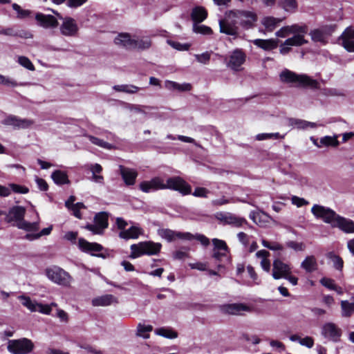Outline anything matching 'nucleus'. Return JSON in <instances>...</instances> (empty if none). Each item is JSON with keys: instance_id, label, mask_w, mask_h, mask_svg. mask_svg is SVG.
<instances>
[{"instance_id": "obj_1", "label": "nucleus", "mask_w": 354, "mask_h": 354, "mask_svg": "<svg viewBox=\"0 0 354 354\" xmlns=\"http://www.w3.org/2000/svg\"><path fill=\"white\" fill-rule=\"evenodd\" d=\"M311 212L316 218L322 219L333 227H338L347 234L354 233V221L339 216L333 209L319 205H314Z\"/></svg>"}, {"instance_id": "obj_2", "label": "nucleus", "mask_w": 354, "mask_h": 354, "mask_svg": "<svg viewBox=\"0 0 354 354\" xmlns=\"http://www.w3.org/2000/svg\"><path fill=\"white\" fill-rule=\"evenodd\" d=\"M281 82L287 84H295L299 86L310 87L319 89V83L306 74H297L290 70L285 69L279 75Z\"/></svg>"}, {"instance_id": "obj_3", "label": "nucleus", "mask_w": 354, "mask_h": 354, "mask_svg": "<svg viewBox=\"0 0 354 354\" xmlns=\"http://www.w3.org/2000/svg\"><path fill=\"white\" fill-rule=\"evenodd\" d=\"M26 209L22 206L12 207L8 214L9 221H17V226L26 231H37L39 229V223H30L24 220Z\"/></svg>"}, {"instance_id": "obj_4", "label": "nucleus", "mask_w": 354, "mask_h": 354, "mask_svg": "<svg viewBox=\"0 0 354 354\" xmlns=\"http://www.w3.org/2000/svg\"><path fill=\"white\" fill-rule=\"evenodd\" d=\"M161 244L152 241H144L138 244L131 245V254L130 257L135 259L142 255H155L159 253L161 249Z\"/></svg>"}, {"instance_id": "obj_5", "label": "nucleus", "mask_w": 354, "mask_h": 354, "mask_svg": "<svg viewBox=\"0 0 354 354\" xmlns=\"http://www.w3.org/2000/svg\"><path fill=\"white\" fill-rule=\"evenodd\" d=\"M46 274L50 281L63 286H69L73 280L67 272L57 266L47 268Z\"/></svg>"}, {"instance_id": "obj_6", "label": "nucleus", "mask_w": 354, "mask_h": 354, "mask_svg": "<svg viewBox=\"0 0 354 354\" xmlns=\"http://www.w3.org/2000/svg\"><path fill=\"white\" fill-rule=\"evenodd\" d=\"M34 348L33 342L28 338L9 340L7 349L12 354H28Z\"/></svg>"}, {"instance_id": "obj_7", "label": "nucleus", "mask_w": 354, "mask_h": 354, "mask_svg": "<svg viewBox=\"0 0 354 354\" xmlns=\"http://www.w3.org/2000/svg\"><path fill=\"white\" fill-rule=\"evenodd\" d=\"M307 32L308 26L306 24H295L281 28L275 32V35L277 37L285 38L290 35H293V36L299 35L304 38V36Z\"/></svg>"}, {"instance_id": "obj_8", "label": "nucleus", "mask_w": 354, "mask_h": 354, "mask_svg": "<svg viewBox=\"0 0 354 354\" xmlns=\"http://www.w3.org/2000/svg\"><path fill=\"white\" fill-rule=\"evenodd\" d=\"M53 14H55L60 19L63 20L62 24L60 26L61 33L66 37L75 36L78 32V26L75 20L71 17L63 18L62 16L57 11L50 9Z\"/></svg>"}, {"instance_id": "obj_9", "label": "nucleus", "mask_w": 354, "mask_h": 354, "mask_svg": "<svg viewBox=\"0 0 354 354\" xmlns=\"http://www.w3.org/2000/svg\"><path fill=\"white\" fill-rule=\"evenodd\" d=\"M165 189L178 191L183 195L189 194L192 192L191 186L179 176L168 178L166 184H165Z\"/></svg>"}, {"instance_id": "obj_10", "label": "nucleus", "mask_w": 354, "mask_h": 354, "mask_svg": "<svg viewBox=\"0 0 354 354\" xmlns=\"http://www.w3.org/2000/svg\"><path fill=\"white\" fill-rule=\"evenodd\" d=\"M18 299L21 301V304L31 312H39L44 315H50L51 313L50 306L38 303L35 300H32L29 297L20 295Z\"/></svg>"}, {"instance_id": "obj_11", "label": "nucleus", "mask_w": 354, "mask_h": 354, "mask_svg": "<svg viewBox=\"0 0 354 354\" xmlns=\"http://www.w3.org/2000/svg\"><path fill=\"white\" fill-rule=\"evenodd\" d=\"M246 55L241 49H236L232 52L228 59L225 58V62L227 67L233 71H239L241 66L245 62Z\"/></svg>"}, {"instance_id": "obj_12", "label": "nucleus", "mask_w": 354, "mask_h": 354, "mask_svg": "<svg viewBox=\"0 0 354 354\" xmlns=\"http://www.w3.org/2000/svg\"><path fill=\"white\" fill-rule=\"evenodd\" d=\"M108 227V214L100 212L94 218V224H88L85 228L95 234H102Z\"/></svg>"}, {"instance_id": "obj_13", "label": "nucleus", "mask_w": 354, "mask_h": 354, "mask_svg": "<svg viewBox=\"0 0 354 354\" xmlns=\"http://www.w3.org/2000/svg\"><path fill=\"white\" fill-rule=\"evenodd\" d=\"M215 218L223 225H230L236 227H241L243 224L247 223L244 218L239 217L230 212H217L215 214Z\"/></svg>"}, {"instance_id": "obj_14", "label": "nucleus", "mask_w": 354, "mask_h": 354, "mask_svg": "<svg viewBox=\"0 0 354 354\" xmlns=\"http://www.w3.org/2000/svg\"><path fill=\"white\" fill-rule=\"evenodd\" d=\"M236 18V17H230L229 12L225 19L219 20L220 32L228 35H236L238 33L236 26L238 21Z\"/></svg>"}, {"instance_id": "obj_15", "label": "nucleus", "mask_w": 354, "mask_h": 354, "mask_svg": "<svg viewBox=\"0 0 354 354\" xmlns=\"http://www.w3.org/2000/svg\"><path fill=\"white\" fill-rule=\"evenodd\" d=\"M322 335L324 338L337 342L342 335V330L335 324L327 322L322 327Z\"/></svg>"}, {"instance_id": "obj_16", "label": "nucleus", "mask_w": 354, "mask_h": 354, "mask_svg": "<svg viewBox=\"0 0 354 354\" xmlns=\"http://www.w3.org/2000/svg\"><path fill=\"white\" fill-rule=\"evenodd\" d=\"M2 124L6 126H12L15 129H28L30 127L34 121L29 119H22L15 115H8L3 121Z\"/></svg>"}, {"instance_id": "obj_17", "label": "nucleus", "mask_w": 354, "mask_h": 354, "mask_svg": "<svg viewBox=\"0 0 354 354\" xmlns=\"http://www.w3.org/2000/svg\"><path fill=\"white\" fill-rule=\"evenodd\" d=\"M289 273H292L290 265L277 259L272 263V277L274 279H283Z\"/></svg>"}, {"instance_id": "obj_18", "label": "nucleus", "mask_w": 354, "mask_h": 354, "mask_svg": "<svg viewBox=\"0 0 354 354\" xmlns=\"http://www.w3.org/2000/svg\"><path fill=\"white\" fill-rule=\"evenodd\" d=\"M230 17H236V19L241 24L250 26L257 21V17L255 13L246 10H231Z\"/></svg>"}, {"instance_id": "obj_19", "label": "nucleus", "mask_w": 354, "mask_h": 354, "mask_svg": "<svg viewBox=\"0 0 354 354\" xmlns=\"http://www.w3.org/2000/svg\"><path fill=\"white\" fill-rule=\"evenodd\" d=\"M220 310L224 313L242 315V312H251L252 308L243 304H228L221 306Z\"/></svg>"}, {"instance_id": "obj_20", "label": "nucleus", "mask_w": 354, "mask_h": 354, "mask_svg": "<svg viewBox=\"0 0 354 354\" xmlns=\"http://www.w3.org/2000/svg\"><path fill=\"white\" fill-rule=\"evenodd\" d=\"M35 20L38 26L46 29L57 28L59 24L57 19L54 16L41 12L36 13Z\"/></svg>"}, {"instance_id": "obj_21", "label": "nucleus", "mask_w": 354, "mask_h": 354, "mask_svg": "<svg viewBox=\"0 0 354 354\" xmlns=\"http://www.w3.org/2000/svg\"><path fill=\"white\" fill-rule=\"evenodd\" d=\"M307 43L308 41L299 35L292 36L286 39L285 41L281 44L280 53L283 55L287 54L291 50V46H301Z\"/></svg>"}, {"instance_id": "obj_22", "label": "nucleus", "mask_w": 354, "mask_h": 354, "mask_svg": "<svg viewBox=\"0 0 354 354\" xmlns=\"http://www.w3.org/2000/svg\"><path fill=\"white\" fill-rule=\"evenodd\" d=\"M119 172L126 185L131 186L136 183L138 175L136 169L120 165Z\"/></svg>"}, {"instance_id": "obj_23", "label": "nucleus", "mask_w": 354, "mask_h": 354, "mask_svg": "<svg viewBox=\"0 0 354 354\" xmlns=\"http://www.w3.org/2000/svg\"><path fill=\"white\" fill-rule=\"evenodd\" d=\"M140 189L145 193L151 190L165 189V183L163 180L158 177L152 178L149 181H143L139 185Z\"/></svg>"}, {"instance_id": "obj_24", "label": "nucleus", "mask_w": 354, "mask_h": 354, "mask_svg": "<svg viewBox=\"0 0 354 354\" xmlns=\"http://www.w3.org/2000/svg\"><path fill=\"white\" fill-rule=\"evenodd\" d=\"M158 234L168 241H172L176 238L190 239L192 236L189 233L176 232L169 229H160L158 230Z\"/></svg>"}, {"instance_id": "obj_25", "label": "nucleus", "mask_w": 354, "mask_h": 354, "mask_svg": "<svg viewBox=\"0 0 354 354\" xmlns=\"http://www.w3.org/2000/svg\"><path fill=\"white\" fill-rule=\"evenodd\" d=\"M133 35L128 32H120L114 39L115 45L127 50H132Z\"/></svg>"}, {"instance_id": "obj_26", "label": "nucleus", "mask_w": 354, "mask_h": 354, "mask_svg": "<svg viewBox=\"0 0 354 354\" xmlns=\"http://www.w3.org/2000/svg\"><path fill=\"white\" fill-rule=\"evenodd\" d=\"M151 46V40L148 36L138 37L133 35L132 50H145Z\"/></svg>"}, {"instance_id": "obj_27", "label": "nucleus", "mask_w": 354, "mask_h": 354, "mask_svg": "<svg viewBox=\"0 0 354 354\" xmlns=\"http://www.w3.org/2000/svg\"><path fill=\"white\" fill-rule=\"evenodd\" d=\"M117 299L112 295H104L94 298L92 300L93 306H107L113 303H117Z\"/></svg>"}, {"instance_id": "obj_28", "label": "nucleus", "mask_w": 354, "mask_h": 354, "mask_svg": "<svg viewBox=\"0 0 354 354\" xmlns=\"http://www.w3.org/2000/svg\"><path fill=\"white\" fill-rule=\"evenodd\" d=\"M79 247L84 252H100L103 248L97 243H90L84 239H79Z\"/></svg>"}, {"instance_id": "obj_29", "label": "nucleus", "mask_w": 354, "mask_h": 354, "mask_svg": "<svg viewBox=\"0 0 354 354\" xmlns=\"http://www.w3.org/2000/svg\"><path fill=\"white\" fill-rule=\"evenodd\" d=\"M252 42L255 46H257L259 48H261L265 50H272V49L277 48V41L273 39H254Z\"/></svg>"}, {"instance_id": "obj_30", "label": "nucleus", "mask_w": 354, "mask_h": 354, "mask_svg": "<svg viewBox=\"0 0 354 354\" xmlns=\"http://www.w3.org/2000/svg\"><path fill=\"white\" fill-rule=\"evenodd\" d=\"M141 232L142 230L140 227L132 226L128 230H122L119 234V236L124 239H137Z\"/></svg>"}, {"instance_id": "obj_31", "label": "nucleus", "mask_w": 354, "mask_h": 354, "mask_svg": "<svg viewBox=\"0 0 354 354\" xmlns=\"http://www.w3.org/2000/svg\"><path fill=\"white\" fill-rule=\"evenodd\" d=\"M289 124L294 127H296L299 129H305L308 127L315 128L317 127V124L314 122H308L306 120L296 119V118H290L289 119Z\"/></svg>"}, {"instance_id": "obj_32", "label": "nucleus", "mask_w": 354, "mask_h": 354, "mask_svg": "<svg viewBox=\"0 0 354 354\" xmlns=\"http://www.w3.org/2000/svg\"><path fill=\"white\" fill-rule=\"evenodd\" d=\"M301 267L307 272H313L317 270V264L314 256H308L301 262Z\"/></svg>"}, {"instance_id": "obj_33", "label": "nucleus", "mask_w": 354, "mask_h": 354, "mask_svg": "<svg viewBox=\"0 0 354 354\" xmlns=\"http://www.w3.org/2000/svg\"><path fill=\"white\" fill-rule=\"evenodd\" d=\"M207 15V11L203 7H196L192 12V19L194 24H200L206 19Z\"/></svg>"}, {"instance_id": "obj_34", "label": "nucleus", "mask_w": 354, "mask_h": 354, "mask_svg": "<svg viewBox=\"0 0 354 354\" xmlns=\"http://www.w3.org/2000/svg\"><path fill=\"white\" fill-rule=\"evenodd\" d=\"M165 88L169 90H177L179 91H188L191 90V84L188 83H184L183 84H180L176 82L172 81H166L165 83Z\"/></svg>"}, {"instance_id": "obj_35", "label": "nucleus", "mask_w": 354, "mask_h": 354, "mask_svg": "<svg viewBox=\"0 0 354 354\" xmlns=\"http://www.w3.org/2000/svg\"><path fill=\"white\" fill-rule=\"evenodd\" d=\"M113 90L117 92H123L128 94H133L138 92L141 88L133 84H121L113 86Z\"/></svg>"}, {"instance_id": "obj_36", "label": "nucleus", "mask_w": 354, "mask_h": 354, "mask_svg": "<svg viewBox=\"0 0 354 354\" xmlns=\"http://www.w3.org/2000/svg\"><path fill=\"white\" fill-rule=\"evenodd\" d=\"M282 21V19L266 17L262 19L261 23L268 30L272 31Z\"/></svg>"}, {"instance_id": "obj_37", "label": "nucleus", "mask_w": 354, "mask_h": 354, "mask_svg": "<svg viewBox=\"0 0 354 354\" xmlns=\"http://www.w3.org/2000/svg\"><path fill=\"white\" fill-rule=\"evenodd\" d=\"M51 178L55 183L57 185L68 184L70 182L66 173L60 170H56L53 172Z\"/></svg>"}, {"instance_id": "obj_38", "label": "nucleus", "mask_w": 354, "mask_h": 354, "mask_svg": "<svg viewBox=\"0 0 354 354\" xmlns=\"http://www.w3.org/2000/svg\"><path fill=\"white\" fill-rule=\"evenodd\" d=\"M155 333L167 339H175L178 337V333L171 328L162 327L156 329Z\"/></svg>"}, {"instance_id": "obj_39", "label": "nucleus", "mask_w": 354, "mask_h": 354, "mask_svg": "<svg viewBox=\"0 0 354 354\" xmlns=\"http://www.w3.org/2000/svg\"><path fill=\"white\" fill-rule=\"evenodd\" d=\"M342 316L344 317H349L354 313V301L349 302L347 300L341 301Z\"/></svg>"}, {"instance_id": "obj_40", "label": "nucleus", "mask_w": 354, "mask_h": 354, "mask_svg": "<svg viewBox=\"0 0 354 354\" xmlns=\"http://www.w3.org/2000/svg\"><path fill=\"white\" fill-rule=\"evenodd\" d=\"M279 5L285 11L294 12L297 8V2L296 0H279Z\"/></svg>"}, {"instance_id": "obj_41", "label": "nucleus", "mask_w": 354, "mask_h": 354, "mask_svg": "<svg viewBox=\"0 0 354 354\" xmlns=\"http://www.w3.org/2000/svg\"><path fill=\"white\" fill-rule=\"evenodd\" d=\"M338 135L333 136H326L320 138V143L322 147H337L339 145V142L337 140Z\"/></svg>"}, {"instance_id": "obj_42", "label": "nucleus", "mask_w": 354, "mask_h": 354, "mask_svg": "<svg viewBox=\"0 0 354 354\" xmlns=\"http://www.w3.org/2000/svg\"><path fill=\"white\" fill-rule=\"evenodd\" d=\"M309 35H310L312 40L315 42H320L322 44L326 43V35L320 29H314L310 31Z\"/></svg>"}, {"instance_id": "obj_43", "label": "nucleus", "mask_w": 354, "mask_h": 354, "mask_svg": "<svg viewBox=\"0 0 354 354\" xmlns=\"http://www.w3.org/2000/svg\"><path fill=\"white\" fill-rule=\"evenodd\" d=\"M87 138L89 139V140L93 144L98 147H100L102 148L106 149H115V147L107 142L104 141L102 139H100L97 137L93 136H87Z\"/></svg>"}, {"instance_id": "obj_44", "label": "nucleus", "mask_w": 354, "mask_h": 354, "mask_svg": "<svg viewBox=\"0 0 354 354\" xmlns=\"http://www.w3.org/2000/svg\"><path fill=\"white\" fill-rule=\"evenodd\" d=\"M328 257L330 259L333 263V267L337 270H342L344 266L343 259L338 255L333 252H330L328 254Z\"/></svg>"}, {"instance_id": "obj_45", "label": "nucleus", "mask_w": 354, "mask_h": 354, "mask_svg": "<svg viewBox=\"0 0 354 354\" xmlns=\"http://www.w3.org/2000/svg\"><path fill=\"white\" fill-rule=\"evenodd\" d=\"M152 330L153 326L151 325L145 326L139 324L138 325L137 335L142 337L145 339H147L149 337L148 333L151 331Z\"/></svg>"}, {"instance_id": "obj_46", "label": "nucleus", "mask_w": 354, "mask_h": 354, "mask_svg": "<svg viewBox=\"0 0 354 354\" xmlns=\"http://www.w3.org/2000/svg\"><path fill=\"white\" fill-rule=\"evenodd\" d=\"M0 84H2L6 86H12V87H15V86H26L28 84L26 82L19 84L15 80H12V78H10L8 77H5L2 75H0Z\"/></svg>"}, {"instance_id": "obj_47", "label": "nucleus", "mask_w": 354, "mask_h": 354, "mask_svg": "<svg viewBox=\"0 0 354 354\" xmlns=\"http://www.w3.org/2000/svg\"><path fill=\"white\" fill-rule=\"evenodd\" d=\"M193 30L196 33L202 35H210L212 32V30L209 27L205 25H201L199 24H194Z\"/></svg>"}, {"instance_id": "obj_48", "label": "nucleus", "mask_w": 354, "mask_h": 354, "mask_svg": "<svg viewBox=\"0 0 354 354\" xmlns=\"http://www.w3.org/2000/svg\"><path fill=\"white\" fill-rule=\"evenodd\" d=\"M17 62L21 66H24V68L30 71H35L34 65L27 57L19 56Z\"/></svg>"}, {"instance_id": "obj_49", "label": "nucleus", "mask_w": 354, "mask_h": 354, "mask_svg": "<svg viewBox=\"0 0 354 354\" xmlns=\"http://www.w3.org/2000/svg\"><path fill=\"white\" fill-rule=\"evenodd\" d=\"M53 230V227L52 226H49L48 227H46V228H44L38 234H26V238L28 240H34V239H39V237L42 236H46V235H48L51 231Z\"/></svg>"}, {"instance_id": "obj_50", "label": "nucleus", "mask_w": 354, "mask_h": 354, "mask_svg": "<svg viewBox=\"0 0 354 354\" xmlns=\"http://www.w3.org/2000/svg\"><path fill=\"white\" fill-rule=\"evenodd\" d=\"M320 283L330 290H338L337 286L335 283V281L333 279L323 277L320 280Z\"/></svg>"}, {"instance_id": "obj_51", "label": "nucleus", "mask_w": 354, "mask_h": 354, "mask_svg": "<svg viewBox=\"0 0 354 354\" xmlns=\"http://www.w3.org/2000/svg\"><path fill=\"white\" fill-rule=\"evenodd\" d=\"M86 208L85 205L82 203H77L75 205L71 206L68 209L73 212V214L77 218H81L82 215L80 213L81 209Z\"/></svg>"}, {"instance_id": "obj_52", "label": "nucleus", "mask_w": 354, "mask_h": 354, "mask_svg": "<svg viewBox=\"0 0 354 354\" xmlns=\"http://www.w3.org/2000/svg\"><path fill=\"white\" fill-rule=\"evenodd\" d=\"M283 136H281L279 133H259L257 135L256 139L258 140H263L268 139H281Z\"/></svg>"}, {"instance_id": "obj_53", "label": "nucleus", "mask_w": 354, "mask_h": 354, "mask_svg": "<svg viewBox=\"0 0 354 354\" xmlns=\"http://www.w3.org/2000/svg\"><path fill=\"white\" fill-rule=\"evenodd\" d=\"M212 243L214 246V250L229 251V248L226 243L223 240L213 239Z\"/></svg>"}, {"instance_id": "obj_54", "label": "nucleus", "mask_w": 354, "mask_h": 354, "mask_svg": "<svg viewBox=\"0 0 354 354\" xmlns=\"http://www.w3.org/2000/svg\"><path fill=\"white\" fill-rule=\"evenodd\" d=\"M196 59L199 63L207 64H208L210 57H211V53L210 52H205L202 54H196L194 55Z\"/></svg>"}, {"instance_id": "obj_55", "label": "nucleus", "mask_w": 354, "mask_h": 354, "mask_svg": "<svg viewBox=\"0 0 354 354\" xmlns=\"http://www.w3.org/2000/svg\"><path fill=\"white\" fill-rule=\"evenodd\" d=\"M167 43L172 48L178 50H187L190 46L188 44H180L177 41H174L171 40H168Z\"/></svg>"}, {"instance_id": "obj_56", "label": "nucleus", "mask_w": 354, "mask_h": 354, "mask_svg": "<svg viewBox=\"0 0 354 354\" xmlns=\"http://www.w3.org/2000/svg\"><path fill=\"white\" fill-rule=\"evenodd\" d=\"M343 46L349 52H354V39L342 37Z\"/></svg>"}, {"instance_id": "obj_57", "label": "nucleus", "mask_w": 354, "mask_h": 354, "mask_svg": "<svg viewBox=\"0 0 354 354\" xmlns=\"http://www.w3.org/2000/svg\"><path fill=\"white\" fill-rule=\"evenodd\" d=\"M9 187L15 193L18 194H27L29 192L28 187L21 186L19 185L11 183L9 185Z\"/></svg>"}, {"instance_id": "obj_58", "label": "nucleus", "mask_w": 354, "mask_h": 354, "mask_svg": "<svg viewBox=\"0 0 354 354\" xmlns=\"http://www.w3.org/2000/svg\"><path fill=\"white\" fill-rule=\"evenodd\" d=\"M262 245L271 250H281L283 246L278 243H270L264 239L262 240Z\"/></svg>"}, {"instance_id": "obj_59", "label": "nucleus", "mask_w": 354, "mask_h": 354, "mask_svg": "<svg viewBox=\"0 0 354 354\" xmlns=\"http://www.w3.org/2000/svg\"><path fill=\"white\" fill-rule=\"evenodd\" d=\"M323 94L326 96H343L344 93L337 88H324L322 91Z\"/></svg>"}, {"instance_id": "obj_60", "label": "nucleus", "mask_w": 354, "mask_h": 354, "mask_svg": "<svg viewBox=\"0 0 354 354\" xmlns=\"http://www.w3.org/2000/svg\"><path fill=\"white\" fill-rule=\"evenodd\" d=\"M209 191L205 187H196L192 193L196 197L207 198Z\"/></svg>"}, {"instance_id": "obj_61", "label": "nucleus", "mask_w": 354, "mask_h": 354, "mask_svg": "<svg viewBox=\"0 0 354 354\" xmlns=\"http://www.w3.org/2000/svg\"><path fill=\"white\" fill-rule=\"evenodd\" d=\"M291 201L293 205H296L298 207L307 205L308 204V201H307L303 198H300L296 196H293L291 198Z\"/></svg>"}, {"instance_id": "obj_62", "label": "nucleus", "mask_w": 354, "mask_h": 354, "mask_svg": "<svg viewBox=\"0 0 354 354\" xmlns=\"http://www.w3.org/2000/svg\"><path fill=\"white\" fill-rule=\"evenodd\" d=\"M286 245L288 248H292L295 251H303L304 250V245L301 243L288 241Z\"/></svg>"}, {"instance_id": "obj_63", "label": "nucleus", "mask_w": 354, "mask_h": 354, "mask_svg": "<svg viewBox=\"0 0 354 354\" xmlns=\"http://www.w3.org/2000/svg\"><path fill=\"white\" fill-rule=\"evenodd\" d=\"M87 0H67L66 5L72 8H77L85 3Z\"/></svg>"}, {"instance_id": "obj_64", "label": "nucleus", "mask_w": 354, "mask_h": 354, "mask_svg": "<svg viewBox=\"0 0 354 354\" xmlns=\"http://www.w3.org/2000/svg\"><path fill=\"white\" fill-rule=\"evenodd\" d=\"M237 238L239 241L245 246H247L249 243V236L245 233L241 232L237 234Z\"/></svg>"}]
</instances>
